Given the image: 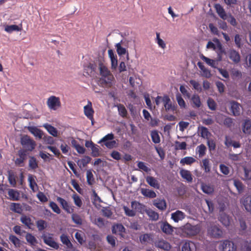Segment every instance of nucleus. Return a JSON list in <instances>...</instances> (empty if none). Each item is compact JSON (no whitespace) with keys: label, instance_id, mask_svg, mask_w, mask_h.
<instances>
[{"label":"nucleus","instance_id":"nucleus-1","mask_svg":"<svg viewBox=\"0 0 251 251\" xmlns=\"http://www.w3.org/2000/svg\"><path fill=\"white\" fill-rule=\"evenodd\" d=\"M100 73L101 77L99 79V82L103 87L110 88L112 86L114 76L108 69L102 63H99Z\"/></svg>","mask_w":251,"mask_h":251},{"label":"nucleus","instance_id":"nucleus-2","mask_svg":"<svg viewBox=\"0 0 251 251\" xmlns=\"http://www.w3.org/2000/svg\"><path fill=\"white\" fill-rule=\"evenodd\" d=\"M181 230L187 237H190L197 235L200 232L201 226L200 225H193L187 223L181 227Z\"/></svg>","mask_w":251,"mask_h":251},{"label":"nucleus","instance_id":"nucleus-3","mask_svg":"<svg viewBox=\"0 0 251 251\" xmlns=\"http://www.w3.org/2000/svg\"><path fill=\"white\" fill-rule=\"evenodd\" d=\"M131 206L132 209H130L128 207L124 206L123 209L125 211V214L129 217H134L136 215V210L141 212L142 208L144 205L139 202L136 201H132L131 203Z\"/></svg>","mask_w":251,"mask_h":251},{"label":"nucleus","instance_id":"nucleus-4","mask_svg":"<svg viewBox=\"0 0 251 251\" xmlns=\"http://www.w3.org/2000/svg\"><path fill=\"white\" fill-rule=\"evenodd\" d=\"M21 143L25 151H32L35 148L36 142L28 135H24L21 138Z\"/></svg>","mask_w":251,"mask_h":251},{"label":"nucleus","instance_id":"nucleus-5","mask_svg":"<svg viewBox=\"0 0 251 251\" xmlns=\"http://www.w3.org/2000/svg\"><path fill=\"white\" fill-rule=\"evenodd\" d=\"M47 105L50 110L56 111L61 106L60 99L55 96H51L47 99Z\"/></svg>","mask_w":251,"mask_h":251},{"label":"nucleus","instance_id":"nucleus-6","mask_svg":"<svg viewBox=\"0 0 251 251\" xmlns=\"http://www.w3.org/2000/svg\"><path fill=\"white\" fill-rule=\"evenodd\" d=\"M223 230L216 225H210L207 228V234L214 238H220L223 236Z\"/></svg>","mask_w":251,"mask_h":251},{"label":"nucleus","instance_id":"nucleus-7","mask_svg":"<svg viewBox=\"0 0 251 251\" xmlns=\"http://www.w3.org/2000/svg\"><path fill=\"white\" fill-rule=\"evenodd\" d=\"M219 249L220 251H235L236 246L233 242L225 240L220 244Z\"/></svg>","mask_w":251,"mask_h":251},{"label":"nucleus","instance_id":"nucleus-8","mask_svg":"<svg viewBox=\"0 0 251 251\" xmlns=\"http://www.w3.org/2000/svg\"><path fill=\"white\" fill-rule=\"evenodd\" d=\"M57 201L59 203L62 209L67 213H73L74 209V206H72L67 201L63 198L57 197L56 198Z\"/></svg>","mask_w":251,"mask_h":251},{"label":"nucleus","instance_id":"nucleus-9","mask_svg":"<svg viewBox=\"0 0 251 251\" xmlns=\"http://www.w3.org/2000/svg\"><path fill=\"white\" fill-rule=\"evenodd\" d=\"M42 238L44 242L46 245L56 250H57L59 248V245L53 240L52 234H49L47 235L44 234L42 235Z\"/></svg>","mask_w":251,"mask_h":251},{"label":"nucleus","instance_id":"nucleus-10","mask_svg":"<svg viewBox=\"0 0 251 251\" xmlns=\"http://www.w3.org/2000/svg\"><path fill=\"white\" fill-rule=\"evenodd\" d=\"M229 103L230 105L229 109L232 115L234 116H239L242 109L241 104L235 100L229 101Z\"/></svg>","mask_w":251,"mask_h":251},{"label":"nucleus","instance_id":"nucleus-11","mask_svg":"<svg viewBox=\"0 0 251 251\" xmlns=\"http://www.w3.org/2000/svg\"><path fill=\"white\" fill-rule=\"evenodd\" d=\"M154 245L156 248L161 249L165 251H169L172 248L171 244L163 239H159L156 240Z\"/></svg>","mask_w":251,"mask_h":251},{"label":"nucleus","instance_id":"nucleus-12","mask_svg":"<svg viewBox=\"0 0 251 251\" xmlns=\"http://www.w3.org/2000/svg\"><path fill=\"white\" fill-rule=\"evenodd\" d=\"M84 112L85 115L92 121V124H93V115L94 111L92 108V103L90 101H88L87 105L84 107Z\"/></svg>","mask_w":251,"mask_h":251},{"label":"nucleus","instance_id":"nucleus-13","mask_svg":"<svg viewBox=\"0 0 251 251\" xmlns=\"http://www.w3.org/2000/svg\"><path fill=\"white\" fill-rule=\"evenodd\" d=\"M228 56L229 59L235 64H237L240 61L241 57L239 53L233 49L230 50L228 51Z\"/></svg>","mask_w":251,"mask_h":251},{"label":"nucleus","instance_id":"nucleus-14","mask_svg":"<svg viewBox=\"0 0 251 251\" xmlns=\"http://www.w3.org/2000/svg\"><path fill=\"white\" fill-rule=\"evenodd\" d=\"M160 228L167 235H171L174 232V227L166 221L161 223Z\"/></svg>","mask_w":251,"mask_h":251},{"label":"nucleus","instance_id":"nucleus-15","mask_svg":"<svg viewBox=\"0 0 251 251\" xmlns=\"http://www.w3.org/2000/svg\"><path fill=\"white\" fill-rule=\"evenodd\" d=\"M196 249L195 244L190 241H185L181 247V251H195Z\"/></svg>","mask_w":251,"mask_h":251},{"label":"nucleus","instance_id":"nucleus-16","mask_svg":"<svg viewBox=\"0 0 251 251\" xmlns=\"http://www.w3.org/2000/svg\"><path fill=\"white\" fill-rule=\"evenodd\" d=\"M185 213L178 210L171 214V219L176 223H177L180 221H182L185 218Z\"/></svg>","mask_w":251,"mask_h":251},{"label":"nucleus","instance_id":"nucleus-17","mask_svg":"<svg viewBox=\"0 0 251 251\" xmlns=\"http://www.w3.org/2000/svg\"><path fill=\"white\" fill-rule=\"evenodd\" d=\"M27 129L36 138L41 139L43 138V132L40 129L36 126H28Z\"/></svg>","mask_w":251,"mask_h":251},{"label":"nucleus","instance_id":"nucleus-18","mask_svg":"<svg viewBox=\"0 0 251 251\" xmlns=\"http://www.w3.org/2000/svg\"><path fill=\"white\" fill-rule=\"evenodd\" d=\"M146 180L151 187L157 189L160 188L159 182L156 178L151 176H147L146 177Z\"/></svg>","mask_w":251,"mask_h":251},{"label":"nucleus","instance_id":"nucleus-19","mask_svg":"<svg viewBox=\"0 0 251 251\" xmlns=\"http://www.w3.org/2000/svg\"><path fill=\"white\" fill-rule=\"evenodd\" d=\"M219 17L224 20L227 19V15L224 8L220 4H216L214 6Z\"/></svg>","mask_w":251,"mask_h":251},{"label":"nucleus","instance_id":"nucleus-20","mask_svg":"<svg viewBox=\"0 0 251 251\" xmlns=\"http://www.w3.org/2000/svg\"><path fill=\"white\" fill-rule=\"evenodd\" d=\"M112 233L122 235L125 232V228L121 224H117L112 226Z\"/></svg>","mask_w":251,"mask_h":251},{"label":"nucleus","instance_id":"nucleus-21","mask_svg":"<svg viewBox=\"0 0 251 251\" xmlns=\"http://www.w3.org/2000/svg\"><path fill=\"white\" fill-rule=\"evenodd\" d=\"M192 105L194 108H200L201 105V102L200 96L198 94H194L191 99Z\"/></svg>","mask_w":251,"mask_h":251},{"label":"nucleus","instance_id":"nucleus-22","mask_svg":"<svg viewBox=\"0 0 251 251\" xmlns=\"http://www.w3.org/2000/svg\"><path fill=\"white\" fill-rule=\"evenodd\" d=\"M198 132L202 138L207 139H208L209 136L211 135L208 129L203 126H201L198 127Z\"/></svg>","mask_w":251,"mask_h":251},{"label":"nucleus","instance_id":"nucleus-23","mask_svg":"<svg viewBox=\"0 0 251 251\" xmlns=\"http://www.w3.org/2000/svg\"><path fill=\"white\" fill-rule=\"evenodd\" d=\"M141 193L144 196L147 198H154L156 197V194L155 192L149 189L141 188Z\"/></svg>","mask_w":251,"mask_h":251},{"label":"nucleus","instance_id":"nucleus-24","mask_svg":"<svg viewBox=\"0 0 251 251\" xmlns=\"http://www.w3.org/2000/svg\"><path fill=\"white\" fill-rule=\"evenodd\" d=\"M153 205L161 210L166 209L167 205L166 201L164 199H157L153 201Z\"/></svg>","mask_w":251,"mask_h":251},{"label":"nucleus","instance_id":"nucleus-25","mask_svg":"<svg viewBox=\"0 0 251 251\" xmlns=\"http://www.w3.org/2000/svg\"><path fill=\"white\" fill-rule=\"evenodd\" d=\"M180 175L183 179H186L188 182L192 181V176L189 171L182 169L180 171Z\"/></svg>","mask_w":251,"mask_h":251},{"label":"nucleus","instance_id":"nucleus-26","mask_svg":"<svg viewBox=\"0 0 251 251\" xmlns=\"http://www.w3.org/2000/svg\"><path fill=\"white\" fill-rule=\"evenodd\" d=\"M60 240L62 243L65 245L68 249L73 248V244L70 241L68 236L65 234H63L60 236Z\"/></svg>","mask_w":251,"mask_h":251},{"label":"nucleus","instance_id":"nucleus-27","mask_svg":"<svg viewBox=\"0 0 251 251\" xmlns=\"http://www.w3.org/2000/svg\"><path fill=\"white\" fill-rule=\"evenodd\" d=\"M242 203L246 210L251 212V196L245 197L242 200Z\"/></svg>","mask_w":251,"mask_h":251},{"label":"nucleus","instance_id":"nucleus-28","mask_svg":"<svg viewBox=\"0 0 251 251\" xmlns=\"http://www.w3.org/2000/svg\"><path fill=\"white\" fill-rule=\"evenodd\" d=\"M145 212L152 221H157L159 218L158 213L151 209H146Z\"/></svg>","mask_w":251,"mask_h":251},{"label":"nucleus","instance_id":"nucleus-29","mask_svg":"<svg viewBox=\"0 0 251 251\" xmlns=\"http://www.w3.org/2000/svg\"><path fill=\"white\" fill-rule=\"evenodd\" d=\"M242 130L244 133L250 134L251 132V121L248 119L245 120L243 124Z\"/></svg>","mask_w":251,"mask_h":251},{"label":"nucleus","instance_id":"nucleus-30","mask_svg":"<svg viewBox=\"0 0 251 251\" xmlns=\"http://www.w3.org/2000/svg\"><path fill=\"white\" fill-rule=\"evenodd\" d=\"M115 47L116 49L117 53L119 55L121 56L127 53V59H128V53L127 51L126 48H123L121 46V43H117L115 45Z\"/></svg>","mask_w":251,"mask_h":251},{"label":"nucleus","instance_id":"nucleus-31","mask_svg":"<svg viewBox=\"0 0 251 251\" xmlns=\"http://www.w3.org/2000/svg\"><path fill=\"white\" fill-rule=\"evenodd\" d=\"M162 101L166 111H169L172 109L171 101L169 96L166 95L162 98Z\"/></svg>","mask_w":251,"mask_h":251},{"label":"nucleus","instance_id":"nucleus-32","mask_svg":"<svg viewBox=\"0 0 251 251\" xmlns=\"http://www.w3.org/2000/svg\"><path fill=\"white\" fill-rule=\"evenodd\" d=\"M20 220L21 222L29 228H30L31 226L33 225L31 218L26 215H23Z\"/></svg>","mask_w":251,"mask_h":251},{"label":"nucleus","instance_id":"nucleus-33","mask_svg":"<svg viewBox=\"0 0 251 251\" xmlns=\"http://www.w3.org/2000/svg\"><path fill=\"white\" fill-rule=\"evenodd\" d=\"M44 127L47 129L50 134L54 137L57 136V130L54 126L46 124L44 125Z\"/></svg>","mask_w":251,"mask_h":251},{"label":"nucleus","instance_id":"nucleus-34","mask_svg":"<svg viewBox=\"0 0 251 251\" xmlns=\"http://www.w3.org/2000/svg\"><path fill=\"white\" fill-rule=\"evenodd\" d=\"M196 161V160L191 156H186L180 160V163L183 165H190Z\"/></svg>","mask_w":251,"mask_h":251},{"label":"nucleus","instance_id":"nucleus-35","mask_svg":"<svg viewBox=\"0 0 251 251\" xmlns=\"http://www.w3.org/2000/svg\"><path fill=\"white\" fill-rule=\"evenodd\" d=\"M91 158L88 156H85L81 160H79L77 162L78 165L79 167H85L91 161Z\"/></svg>","mask_w":251,"mask_h":251},{"label":"nucleus","instance_id":"nucleus-36","mask_svg":"<svg viewBox=\"0 0 251 251\" xmlns=\"http://www.w3.org/2000/svg\"><path fill=\"white\" fill-rule=\"evenodd\" d=\"M8 195L12 201H18L19 198V193L13 189H9L8 192Z\"/></svg>","mask_w":251,"mask_h":251},{"label":"nucleus","instance_id":"nucleus-37","mask_svg":"<svg viewBox=\"0 0 251 251\" xmlns=\"http://www.w3.org/2000/svg\"><path fill=\"white\" fill-rule=\"evenodd\" d=\"M201 190L203 193L207 194H211L214 191L213 186L204 184L201 185Z\"/></svg>","mask_w":251,"mask_h":251},{"label":"nucleus","instance_id":"nucleus-38","mask_svg":"<svg viewBox=\"0 0 251 251\" xmlns=\"http://www.w3.org/2000/svg\"><path fill=\"white\" fill-rule=\"evenodd\" d=\"M201 167L205 173H209L210 171V162L208 159L205 158L202 160Z\"/></svg>","mask_w":251,"mask_h":251},{"label":"nucleus","instance_id":"nucleus-39","mask_svg":"<svg viewBox=\"0 0 251 251\" xmlns=\"http://www.w3.org/2000/svg\"><path fill=\"white\" fill-rule=\"evenodd\" d=\"M220 221L226 226H227L230 225L229 216L225 214H222L220 215Z\"/></svg>","mask_w":251,"mask_h":251},{"label":"nucleus","instance_id":"nucleus-40","mask_svg":"<svg viewBox=\"0 0 251 251\" xmlns=\"http://www.w3.org/2000/svg\"><path fill=\"white\" fill-rule=\"evenodd\" d=\"M28 165L29 167L33 170L36 169L38 167V162L35 157H29Z\"/></svg>","mask_w":251,"mask_h":251},{"label":"nucleus","instance_id":"nucleus-41","mask_svg":"<svg viewBox=\"0 0 251 251\" xmlns=\"http://www.w3.org/2000/svg\"><path fill=\"white\" fill-rule=\"evenodd\" d=\"M151 138L152 142L155 144L159 143L160 142V136L157 130H153L151 133Z\"/></svg>","mask_w":251,"mask_h":251},{"label":"nucleus","instance_id":"nucleus-42","mask_svg":"<svg viewBox=\"0 0 251 251\" xmlns=\"http://www.w3.org/2000/svg\"><path fill=\"white\" fill-rule=\"evenodd\" d=\"M119 115L125 118L127 116V110L123 104H119L117 105Z\"/></svg>","mask_w":251,"mask_h":251},{"label":"nucleus","instance_id":"nucleus-43","mask_svg":"<svg viewBox=\"0 0 251 251\" xmlns=\"http://www.w3.org/2000/svg\"><path fill=\"white\" fill-rule=\"evenodd\" d=\"M4 30L8 33H11L14 31H21V28H20L18 25H7L5 26Z\"/></svg>","mask_w":251,"mask_h":251},{"label":"nucleus","instance_id":"nucleus-44","mask_svg":"<svg viewBox=\"0 0 251 251\" xmlns=\"http://www.w3.org/2000/svg\"><path fill=\"white\" fill-rule=\"evenodd\" d=\"M91 145L92 155L93 157H97L100 155L99 146L95 145L92 142H90Z\"/></svg>","mask_w":251,"mask_h":251},{"label":"nucleus","instance_id":"nucleus-45","mask_svg":"<svg viewBox=\"0 0 251 251\" xmlns=\"http://www.w3.org/2000/svg\"><path fill=\"white\" fill-rule=\"evenodd\" d=\"M137 167L139 170H142L146 173H149L151 171V169L146 165V164L142 161L137 162Z\"/></svg>","mask_w":251,"mask_h":251},{"label":"nucleus","instance_id":"nucleus-46","mask_svg":"<svg viewBox=\"0 0 251 251\" xmlns=\"http://www.w3.org/2000/svg\"><path fill=\"white\" fill-rule=\"evenodd\" d=\"M87 182L89 185H92L95 182L94 176L91 170H88L86 173Z\"/></svg>","mask_w":251,"mask_h":251},{"label":"nucleus","instance_id":"nucleus-47","mask_svg":"<svg viewBox=\"0 0 251 251\" xmlns=\"http://www.w3.org/2000/svg\"><path fill=\"white\" fill-rule=\"evenodd\" d=\"M196 150L199 153V157H201L205 155L206 151V148L204 145L201 144L197 147Z\"/></svg>","mask_w":251,"mask_h":251},{"label":"nucleus","instance_id":"nucleus-48","mask_svg":"<svg viewBox=\"0 0 251 251\" xmlns=\"http://www.w3.org/2000/svg\"><path fill=\"white\" fill-rule=\"evenodd\" d=\"M25 239L31 245H35L37 243L36 238L31 233H27L25 236Z\"/></svg>","mask_w":251,"mask_h":251},{"label":"nucleus","instance_id":"nucleus-49","mask_svg":"<svg viewBox=\"0 0 251 251\" xmlns=\"http://www.w3.org/2000/svg\"><path fill=\"white\" fill-rule=\"evenodd\" d=\"M207 102L208 107L210 110L214 111L216 109L217 103L213 99L209 98Z\"/></svg>","mask_w":251,"mask_h":251},{"label":"nucleus","instance_id":"nucleus-50","mask_svg":"<svg viewBox=\"0 0 251 251\" xmlns=\"http://www.w3.org/2000/svg\"><path fill=\"white\" fill-rule=\"evenodd\" d=\"M73 221L76 225H81L82 224V220L80 216L75 213H73L72 215Z\"/></svg>","mask_w":251,"mask_h":251},{"label":"nucleus","instance_id":"nucleus-51","mask_svg":"<svg viewBox=\"0 0 251 251\" xmlns=\"http://www.w3.org/2000/svg\"><path fill=\"white\" fill-rule=\"evenodd\" d=\"M9 239L16 247H20L21 245L20 240L16 236L10 235L9 237Z\"/></svg>","mask_w":251,"mask_h":251},{"label":"nucleus","instance_id":"nucleus-52","mask_svg":"<svg viewBox=\"0 0 251 251\" xmlns=\"http://www.w3.org/2000/svg\"><path fill=\"white\" fill-rule=\"evenodd\" d=\"M72 143L78 153L80 154L84 153L85 151V149L83 146L80 145L79 144H75V143H76V141L75 140H73Z\"/></svg>","mask_w":251,"mask_h":251},{"label":"nucleus","instance_id":"nucleus-53","mask_svg":"<svg viewBox=\"0 0 251 251\" xmlns=\"http://www.w3.org/2000/svg\"><path fill=\"white\" fill-rule=\"evenodd\" d=\"M187 144L185 142L180 143L179 141L175 142V149L176 150H184L186 149Z\"/></svg>","mask_w":251,"mask_h":251},{"label":"nucleus","instance_id":"nucleus-54","mask_svg":"<svg viewBox=\"0 0 251 251\" xmlns=\"http://www.w3.org/2000/svg\"><path fill=\"white\" fill-rule=\"evenodd\" d=\"M176 100L177 101L178 105L181 108H185V102L180 94L178 93L176 95Z\"/></svg>","mask_w":251,"mask_h":251},{"label":"nucleus","instance_id":"nucleus-55","mask_svg":"<svg viewBox=\"0 0 251 251\" xmlns=\"http://www.w3.org/2000/svg\"><path fill=\"white\" fill-rule=\"evenodd\" d=\"M49 206L54 212L58 214L61 213V210L55 202L50 201V202Z\"/></svg>","mask_w":251,"mask_h":251},{"label":"nucleus","instance_id":"nucleus-56","mask_svg":"<svg viewBox=\"0 0 251 251\" xmlns=\"http://www.w3.org/2000/svg\"><path fill=\"white\" fill-rule=\"evenodd\" d=\"M156 43L158 46L162 49H164L166 48V46L164 41L160 38V33L158 32L156 33Z\"/></svg>","mask_w":251,"mask_h":251},{"label":"nucleus","instance_id":"nucleus-57","mask_svg":"<svg viewBox=\"0 0 251 251\" xmlns=\"http://www.w3.org/2000/svg\"><path fill=\"white\" fill-rule=\"evenodd\" d=\"M36 225L39 231H42L47 227L46 222L43 220H40L37 221Z\"/></svg>","mask_w":251,"mask_h":251},{"label":"nucleus","instance_id":"nucleus-58","mask_svg":"<svg viewBox=\"0 0 251 251\" xmlns=\"http://www.w3.org/2000/svg\"><path fill=\"white\" fill-rule=\"evenodd\" d=\"M75 204L78 207H80L82 205V201L79 196L75 194L72 197Z\"/></svg>","mask_w":251,"mask_h":251},{"label":"nucleus","instance_id":"nucleus-59","mask_svg":"<svg viewBox=\"0 0 251 251\" xmlns=\"http://www.w3.org/2000/svg\"><path fill=\"white\" fill-rule=\"evenodd\" d=\"M11 209L16 213H21L22 211V207L20 203H12Z\"/></svg>","mask_w":251,"mask_h":251},{"label":"nucleus","instance_id":"nucleus-60","mask_svg":"<svg viewBox=\"0 0 251 251\" xmlns=\"http://www.w3.org/2000/svg\"><path fill=\"white\" fill-rule=\"evenodd\" d=\"M234 185L237 189L239 193H241L243 191L244 186L240 181L235 180L234 181Z\"/></svg>","mask_w":251,"mask_h":251},{"label":"nucleus","instance_id":"nucleus-61","mask_svg":"<svg viewBox=\"0 0 251 251\" xmlns=\"http://www.w3.org/2000/svg\"><path fill=\"white\" fill-rule=\"evenodd\" d=\"M151 236L149 234H144L141 235L139 237L140 241L142 244L148 242L151 240Z\"/></svg>","mask_w":251,"mask_h":251},{"label":"nucleus","instance_id":"nucleus-62","mask_svg":"<svg viewBox=\"0 0 251 251\" xmlns=\"http://www.w3.org/2000/svg\"><path fill=\"white\" fill-rule=\"evenodd\" d=\"M190 83L193 86V88L195 90L200 92L201 91L202 89L201 86L198 82L196 81L195 80H190Z\"/></svg>","mask_w":251,"mask_h":251},{"label":"nucleus","instance_id":"nucleus-63","mask_svg":"<svg viewBox=\"0 0 251 251\" xmlns=\"http://www.w3.org/2000/svg\"><path fill=\"white\" fill-rule=\"evenodd\" d=\"M114 138V135L112 133H109L104 136L99 142V143L101 142H108V140H112Z\"/></svg>","mask_w":251,"mask_h":251},{"label":"nucleus","instance_id":"nucleus-64","mask_svg":"<svg viewBox=\"0 0 251 251\" xmlns=\"http://www.w3.org/2000/svg\"><path fill=\"white\" fill-rule=\"evenodd\" d=\"M37 197L39 201L42 202H45L48 201V199L47 196L42 192H39L37 194Z\"/></svg>","mask_w":251,"mask_h":251}]
</instances>
